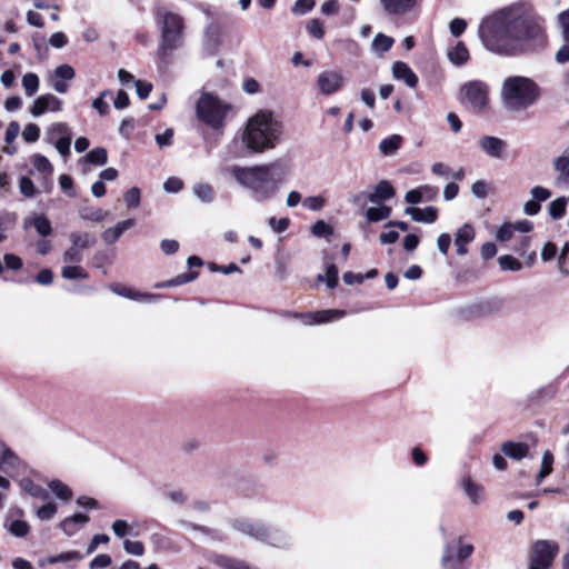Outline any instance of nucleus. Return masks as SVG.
<instances>
[{
	"label": "nucleus",
	"instance_id": "1",
	"mask_svg": "<svg viewBox=\"0 0 569 569\" xmlns=\"http://www.w3.org/2000/svg\"><path fill=\"white\" fill-rule=\"evenodd\" d=\"M485 47L499 54L513 56L530 49L542 37L538 17L526 6H511L485 19L479 27Z\"/></svg>",
	"mask_w": 569,
	"mask_h": 569
},
{
	"label": "nucleus",
	"instance_id": "10",
	"mask_svg": "<svg viewBox=\"0 0 569 569\" xmlns=\"http://www.w3.org/2000/svg\"><path fill=\"white\" fill-rule=\"evenodd\" d=\"M232 527L234 530L253 539L274 545L271 532L261 523L253 522L246 518H238L232 522Z\"/></svg>",
	"mask_w": 569,
	"mask_h": 569
},
{
	"label": "nucleus",
	"instance_id": "38",
	"mask_svg": "<svg viewBox=\"0 0 569 569\" xmlns=\"http://www.w3.org/2000/svg\"><path fill=\"white\" fill-rule=\"evenodd\" d=\"M198 274L199 273L196 272V271L184 272V273L178 274L173 279L168 280V281H166V282H163L161 284H157V288L174 287V286L184 284V283H188L190 281H193L198 277Z\"/></svg>",
	"mask_w": 569,
	"mask_h": 569
},
{
	"label": "nucleus",
	"instance_id": "32",
	"mask_svg": "<svg viewBox=\"0 0 569 569\" xmlns=\"http://www.w3.org/2000/svg\"><path fill=\"white\" fill-rule=\"evenodd\" d=\"M552 463H553V455L546 450L542 455L541 468L536 477L537 485L541 483V481L552 472Z\"/></svg>",
	"mask_w": 569,
	"mask_h": 569
},
{
	"label": "nucleus",
	"instance_id": "55",
	"mask_svg": "<svg viewBox=\"0 0 569 569\" xmlns=\"http://www.w3.org/2000/svg\"><path fill=\"white\" fill-rule=\"evenodd\" d=\"M40 129L34 123H29L22 131V138L26 142H34L39 139Z\"/></svg>",
	"mask_w": 569,
	"mask_h": 569
},
{
	"label": "nucleus",
	"instance_id": "25",
	"mask_svg": "<svg viewBox=\"0 0 569 569\" xmlns=\"http://www.w3.org/2000/svg\"><path fill=\"white\" fill-rule=\"evenodd\" d=\"M462 488L472 503L478 505L483 500V488L473 482L470 478L462 480Z\"/></svg>",
	"mask_w": 569,
	"mask_h": 569
},
{
	"label": "nucleus",
	"instance_id": "6",
	"mask_svg": "<svg viewBox=\"0 0 569 569\" xmlns=\"http://www.w3.org/2000/svg\"><path fill=\"white\" fill-rule=\"evenodd\" d=\"M228 110V104L210 93H203L196 107L198 118L213 129H218L223 124Z\"/></svg>",
	"mask_w": 569,
	"mask_h": 569
},
{
	"label": "nucleus",
	"instance_id": "17",
	"mask_svg": "<svg viewBox=\"0 0 569 569\" xmlns=\"http://www.w3.org/2000/svg\"><path fill=\"white\" fill-rule=\"evenodd\" d=\"M109 289L120 296V297H123V298H127V299H130V300H136V301H153L156 296L152 295V293H141V292H137L136 290L129 288V287H126L123 284H120V283H112L109 286Z\"/></svg>",
	"mask_w": 569,
	"mask_h": 569
},
{
	"label": "nucleus",
	"instance_id": "42",
	"mask_svg": "<svg viewBox=\"0 0 569 569\" xmlns=\"http://www.w3.org/2000/svg\"><path fill=\"white\" fill-rule=\"evenodd\" d=\"M392 44L393 39L383 33H378L372 41V48L377 52H387L388 50H390Z\"/></svg>",
	"mask_w": 569,
	"mask_h": 569
},
{
	"label": "nucleus",
	"instance_id": "2",
	"mask_svg": "<svg viewBox=\"0 0 569 569\" xmlns=\"http://www.w3.org/2000/svg\"><path fill=\"white\" fill-rule=\"evenodd\" d=\"M227 170L259 202L272 199L289 174L288 167L280 160L250 167L233 164Z\"/></svg>",
	"mask_w": 569,
	"mask_h": 569
},
{
	"label": "nucleus",
	"instance_id": "13",
	"mask_svg": "<svg viewBox=\"0 0 569 569\" xmlns=\"http://www.w3.org/2000/svg\"><path fill=\"white\" fill-rule=\"evenodd\" d=\"M19 457L0 441V471L11 475L19 466Z\"/></svg>",
	"mask_w": 569,
	"mask_h": 569
},
{
	"label": "nucleus",
	"instance_id": "28",
	"mask_svg": "<svg viewBox=\"0 0 569 569\" xmlns=\"http://www.w3.org/2000/svg\"><path fill=\"white\" fill-rule=\"evenodd\" d=\"M71 247H77L79 250H84L96 243L94 237L88 232H72L69 236Z\"/></svg>",
	"mask_w": 569,
	"mask_h": 569
},
{
	"label": "nucleus",
	"instance_id": "41",
	"mask_svg": "<svg viewBox=\"0 0 569 569\" xmlns=\"http://www.w3.org/2000/svg\"><path fill=\"white\" fill-rule=\"evenodd\" d=\"M566 198L560 197L549 203V214L552 219H560L566 213Z\"/></svg>",
	"mask_w": 569,
	"mask_h": 569
},
{
	"label": "nucleus",
	"instance_id": "58",
	"mask_svg": "<svg viewBox=\"0 0 569 569\" xmlns=\"http://www.w3.org/2000/svg\"><path fill=\"white\" fill-rule=\"evenodd\" d=\"M107 216H108V212L103 211L101 209H91V210H86V211L81 212L82 219L91 220V221H96V222L102 221L103 219L107 218Z\"/></svg>",
	"mask_w": 569,
	"mask_h": 569
},
{
	"label": "nucleus",
	"instance_id": "39",
	"mask_svg": "<svg viewBox=\"0 0 569 569\" xmlns=\"http://www.w3.org/2000/svg\"><path fill=\"white\" fill-rule=\"evenodd\" d=\"M86 161L96 166H103L108 161V153L104 148H94L86 154Z\"/></svg>",
	"mask_w": 569,
	"mask_h": 569
},
{
	"label": "nucleus",
	"instance_id": "5",
	"mask_svg": "<svg viewBox=\"0 0 569 569\" xmlns=\"http://www.w3.org/2000/svg\"><path fill=\"white\" fill-rule=\"evenodd\" d=\"M158 18L161 21V42L158 48V57L167 62L168 57L176 50L181 41L183 21L177 13L159 10Z\"/></svg>",
	"mask_w": 569,
	"mask_h": 569
},
{
	"label": "nucleus",
	"instance_id": "24",
	"mask_svg": "<svg viewBox=\"0 0 569 569\" xmlns=\"http://www.w3.org/2000/svg\"><path fill=\"white\" fill-rule=\"evenodd\" d=\"M24 226L26 227H29V226L34 227L37 232L42 237H47L52 232L51 223H50L49 219L43 214H34L31 218L26 219Z\"/></svg>",
	"mask_w": 569,
	"mask_h": 569
},
{
	"label": "nucleus",
	"instance_id": "48",
	"mask_svg": "<svg viewBox=\"0 0 569 569\" xmlns=\"http://www.w3.org/2000/svg\"><path fill=\"white\" fill-rule=\"evenodd\" d=\"M315 0H297L291 9L292 13L296 16H303L307 12L311 11L315 7Z\"/></svg>",
	"mask_w": 569,
	"mask_h": 569
},
{
	"label": "nucleus",
	"instance_id": "16",
	"mask_svg": "<svg viewBox=\"0 0 569 569\" xmlns=\"http://www.w3.org/2000/svg\"><path fill=\"white\" fill-rule=\"evenodd\" d=\"M392 76L397 80L403 81L408 87L415 88L418 83V77L412 69L402 61H397L392 66Z\"/></svg>",
	"mask_w": 569,
	"mask_h": 569
},
{
	"label": "nucleus",
	"instance_id": "54",
	"mask_svg": "<svg viewBox=\"0 0 569 569\" xmlns=\"http://www.w3.org/2000/svg\"><path fill=\"white\" fill-rule=\"evenodd\" d=\"M307 31L316 39H322L325 34L322 22L319 19H311L307 23Z\"/></svg>",
	"mask_w": 569,
	"mask_h": 569
},
{
	"label": "nucleus",
	"instance_id": "12",
	"mask_svg": "<svg viewBox=\"0 0 569 569\" xmlns=\"http://www.w3.org/2000/svg\"><path fill=\"white\" fill-rule=\"evenodd\" d=\"M479 146L483 152L495 158H502L507 147L503 140L492 136L480 138Z\"/></svg>",
	"mask_w": 569,
	"mask_h": 569
},
{
	"label": "nucleus",
	"instance_id": "35",
	"mask_svg": "<svg viewBox=\"0 0 569 569\" xmlns=\"http://www.w3.org/2000/svg\"><path fill=\"white\" fill-rule=\"evenodd\" d=\"M134 526H137V523L129 525L126 520L117 519L116 521H113L111 529L118 538H123L128 535L137 536V533L133 532Z\"/></svg>",
	"mask_w": 569,
	"mask_h": 569
},
{
	"label": "nucleus",
	"instance_id": "33",
	"mask_svg": "<svg viewBox=\"0 0 569 569\" xmlns=\"http://www.w3.org/2000/svg\"><path fill=\"white\" fill-rule=\"evenodd\" d=\"M391 208L388 206L371 207L366 211V218L370 222H378L389 218Z\"/></svg>",
	"mask_w": 569,
	"mask_h": 569
},
{
	"label": "nucleus",
	"instance_id": "63",
	"mask_svg": "<svg viewBox=\"0 0 569 569\" xmlns=\"http://www.w3.org/2000/svg\"><path fill=\"white\" fill-rule=\"evenodd\" d=\"M19 187H20L21 193L26 197H32L36 193L34 184H33L32 180L28 177H22L20 179Z\"/></svg>",
	"mask_w": 569,
	"mask_h": 569
},
{
	"label": "nucleus",
	"instance_id": "50",
	"mask_svg": "<svg viewBox=\"0 0 569 569\" xmlns=\"http://www.w3.org/2000/svg\"><path fill=\"white\" fill-rule=\"evenodd\" d=\"M124 201L128 208H137L140 204V189L132 187L124 193Z\"/></svg>",
	"mask_w": 569,
	"mask_h": 569
},
{
	"label": "nucleus",
	"instance_id": "19",
	"mask_svg": "<svg viewBox=\"0 0 569 569\" xmlns=\"http://www.w3.org/2000/svg\"><path fill=\"white\" fill-rule=\"evenodd\" d=\"M88 521L89 517L87 515L76 513L63 519L59 523V527L67 536H72L79 530L81 526L86 525Z\"/></svg>",
	"mask_w": 569,
	"mask_h": 569
},
{
	"label": "nucleus",
	"instance_id": "49",
	"mask_svg": "<svg viewBox=\"0 0 569 569\" xmlns=\"http://www.w3.org/2000/svg\"><path fill=\"white\" fill-rule=\"evenodd\" d=\"M123 549L129 555L137 556V557H141L144 553V546L141 541H132V540L126 539L123 541Z\"/></svg>",
	"mask_w": 569,
	"mask_h": 569
},
{
	"label": "nucleus",
	"instance_id": "51",
	"mask_svg": "<svg viewBox=\"0 0 569 569\" xmlns=\"http://www.w3.org/2000/svg\"><path fill=\"white\" fill-rule=\"evenodd\" d=\"M71 140L72 136H64L60 137L59 139H56L52 143H54L58 152L62 157H67L70 153Z\"/></svg>",
	"mask_w": 569,
	"mask_h": 569
},
{
	"label": "nucleus",
	"instance_id": "23",
	"mask_svg": "<svg viewBox=\"0 0 569 569\" xmlns=\"http://www.w3.org/2000/svg\"><path fill=\"white\" fill-rule=\"evenodd\" d=\"M32 164L37 171L43 174V180L51 177L53 168L50 161L42 154H34L32 157ZM51 184L44 181V191L49 192Z\"/></svg>",
	"mask_w": 569,
	"mask_h": 569
},
{
	"label": "nucleus",
	"instance_id": "44",
	"mask_svg": "<svg viewBox=\"0 0 569 569\" xmlns=\"http://www.w3.org/2000/svg\"><path fill=\"white\" fill-rule=\"evenodd\" d=\"M83 259L82 251L79 250L77 247H70L68 248L62 256V261L66 264H74L80 263Z\"/></svg>",
	"mask_w": 569,
	"mask_h": 569
},
{
	"label": "nucleus",
	"instance_id": "53",
	"mask_svg": "<svg viewBox=\"0 0 569 569\" xmlns=\"http://www.w3.org/2000/svg\"><path fill=\"white\" fill-rule=\"evenodd\" d=\"M52 73L56 74V78H61L67 82L72 80L76 76L74 69L70 64H61L57 67Z\"/></svg>",
	"mask_w": 569,
	"mask_h": 569
},
{
	"label": "nucleus",
	"instance_id": "56",
	"mask_svg": "<svg viewBox=\"0 0 569 569\" xmlns=\"http://www.w3.org/2000/svg\"><path fill=\"white\" fill-rule=\"evenodd\" d=\"M49 86L58 93H66L69 89V84L66 80L61 78H56V74L51 73L48 77Z\"/></svg>",
	"mask_w": 569,
	"mask_h": 569
},
{
	"label": "nucleus",
	"instance_id": "47",
	"mask_svg": "<svg viewBox=\"0 0 569 569\" xmlns=\"http://www.w3.org/2000/svg\"><path fill=\"white\" fill-rule=\"evenodd\" d=\"M326 278L327 286L332 289L338 283V269L335 264L327 266L326 276L319 274L318 280L323 281Z\"/></svg>",
	"mask_w": 569,
	"mask_h": 569
},
{
	"label": "nucleus",
	"instance_id": "60",
	"mask_svg": "<svg viewBox=\"0 0 569 569\" xmlns=\"http://www.w3.org/2000/svg\"><path fill=\"white\" fill-rule=\"evenodd\" d=\"M109 94V91H102L99 97L92 101V108L96 109L100 114L104 116L109 111V106L104 101V97Z\"/></svg>",
	"mask_w": 569,
	"mask_h": 569
},
{
	"label": "nucleus",
	"instance_id": "52",
	"mask_svg": "<svg viewBox=\"0 0 569 569\" xmlns=\"http://www.w3.org/2000/svg\"><path fill=\"white\" fill-rule=\"evenodd\" d=\"M9 531L16 537H24L29 532V525L23 520H13Z\"/></svg>",
	"mask_w": 569,
	"mask_h": 569
},
{
	"label": "nucleus",
	"instance_id": "61",
	"mask_svg": "<svg viewBox=\"0 0 569 569\" xmlns=\"http://www.w3.org/2000/svg\"><path fill=\"white\" fill-rule=\"evenodd\" d=\"M471 192L475 197L479 198V199H483L488 196L489 193V186L487 182L482 181V180H478L476 181L472 187H471Z\"/></svg>",
	"mask_w": 569,
	"mask_h": 569
},
{
	"label": "nucleus",
	"instance_id": "40",
	"mask_svg": "<svg viewBox=\"0 0 569 569\" xmlns=\"http://www.w3.org/2000/svg\"><path fill=\"white\" fill-rule=\"evenodd\" d=\"M423 191H430L432 194H437L438 192L437 188L425 186L419 189L408 191L405 196V200L411 204L419 203L423 198Z\"/></svg>",
	"mask_w": 569,
	"mask_h": 569
},
{
	"label": "nucleus",
	"instance_id": "3",
	"mask_svg": "<svg viewBox=\"0 0 569 569\" xmlns=\"http://www.w3.org/2000/svg\"><path fill=\"white\" fill-rule=\"evenodd\" d=\"M283 134V124L269 110H260L250 117L242 133L243 144L252 152L276 148Z\"/></svg>",
	"mask_w": 569,
	"mask_h": 569
},
{
	"label": "nucleus",
	"instance_id": "45",
	"mask_svg": "<svg viewBox=\"0 0 569 569\" xmlns=\"http://www.w3.org/2000/svg\"><path fill=\"white\" fill-rule=\"evenodd\" d=\"M57 513V505L54 502H47L46 505L36 509V515L40 520H50Z\"/></svg>",
	"mask_w": 569,
	"mask_h": 569
},
{
	"label": "nucleus",
	"instance_id": "62",
	"mask_svg": "<svg viewBox=\"0 0 569 569\" xmlns=\"http://www.w3.org/2000/svg\"><path fill=\"white\" fill-rule=\"evenodd\" d=\"M441 566L446 569H458V563L453 560L452 549L449 545L446 547L445 553L441 558Z\"/></svg>",
	"mask_w": 569,
	"mask_h": 569
},
{
	"label": "nucleus",
	"instance_id": "22",
	"mask_svg": "<svg viewBox=\"0 0 569 569\" xmlns=\"http://www.w3.org/2000/svg\"><path fill=\"white\" fill-rule=\"evenodd\" d=\"M501 451L511 459L520 460L528 456L529 447L522 442L506 441L501 445Z\"/></svg>",
	"mask_w": 569,
	"mask_h": 569
},
{
	"label": "nucleus",
	"instance_id": "43",
	"mask_svg": "<svg viewBox=\"0 0 569 569\" xmlns=\"http://www.w3.org/2000/svg\"><path fill=\"white\" fill-rule=\"evenodd\" d=\"M498 263L505 271H519L522 268L520 261L510 254L499 257Z\"/></svg>",
	"mask_w": 569,
	"mask_h": 569
},
{
	"label": "nucleus",
	"instance_id": "27",
	"mask_svg": "<svg viewBox=\"0 0 569 569\" xmlns=\"http://www.w3.org/2000/svg\"><path fill=\"white\" fill-rule=\"evenodd\" d=\"M448 59L456 66H461L466 63L469 59V51L467 47L462 42H457V44L448 50Z\"/></svg>",
	"mask_w": 569,
	"mask_h": 569
},
{
	"label": "nucleus",
	"instance_id": "9",
	"mask_svg": "<svg viewBox=\"0 0 569 569\" xmlns=\"http://www.w3.org/2000/svg\"><path fill=\"white\" fill-rule=\"evenodd\" d=\"M316 84L321 94L331 96L345 87L343 71L340 69L323 70L318 74Z\"/></svg>",
	"mask_w": 569,
	"mask_h": 569
},
{
	"label": "nucleus",
	"instance_id": "31",
	"mask_svg": "<svg viewBox=\"0 0 569 569\" xmlns=\"http://www.w3.org/2000/svg\"><path fill=\"white\" fill-rule=\"evenodd\" d=\"M61 276L69 280L87 279L89 277L88 272L80 266V263L66 264L62 268Z\"/></svg>",
	"mask_w": 569,
	"mask_h": 569
},
{
	"label": "nucleus",
	"instance_id": "37",
	"mask_svg": "<svg viewBox=\"0 0 569 569\" xmlns=\"http://www.w3.org/2000/svg\"><path fill=\"white\" fill-rule=\"evenodd\" d=\"M22 87L28 97H32L39 89V77L28 72L22 77Z\"/></svg>",
	"mask_w": 569,
	"mask_h": 569
},
{
	"label": "nucleus",
	"instance_id": "14",
	"mask_svg": "<svg viewBox=\"0 0 569 569\" xmlns=\"http://www.w3.org/2000/svg\"><path fill=\"white\" fill-rule=\"evenodd\" d=\"M343 316H345L343 310L330 309V310L318 311L316 313H305V315H301L300 318L306 325H312V323L329 322L333 319H338Z\"/></svg>",
	"mask_w": 569,
	"mask_h": 569
},
{
	"label": "nucleus",
	"instance_id": "15",
	"mask_svg": "<svg viewBox=\"0 0 569 569\" xmlns=\"http://www.w3.org/2000/svg\"><path fill=\"white\" fill-rule=\"evenodd\" d=\"M475 239V229L471 224L466 223L459 228L455 237V246L459 256L467 254V244Z\"/></svg>",
	"mask_w": 569,
	"mask_h": 569
},
{
	"label": "nucleus",
	"instance_id": "8",
	"mask_svg": "<svg viewBox=\"0 0 569 569\" xmlns=\"http://www.w3.org/2000/svg\"><path fill=\"white\" fill-rule=\"evenodd\" d=\"M461 93L470 108L476 112L482 111L489 102V87L480 80H473L463 84Z\"/></svg>",
	"mask_w": 569,
	"mask_h": 569
},
{
	"label": "nucleus",
	"instance_id": "11",
	"mask_svg": "<svg viewBox=\"0 0 569 569\" xmlns=\"http://www.w3.org/2000/svg\"><path fill=\"white\" fill-rule=\"evenodd\" d=\"M61 106H62V102L60 99H58L56 96H53L51 93H46V94L38 97L34 100V102L30 109V113L33 117H39L48 111H52V112L60 111Z\"/></svg>",
	"mask_w": 569,
	"mask_h": 569
},
{
	"label": "nucleus",
	"instance_id": "7",
	"mask_svg": "<svg viewBox=\"0 0 569 569\" xmlns=\"http://www.w3.org/2000/svg\"><path fill=\"white\" fill-rule=\"evenodd\" d=\"M559 552V545L552 540H537L531 547L529 569H549Z\"/></svg>",
	"mask_w": 569,
	"mask_h": 569
},
{
	"label": "nucleus",
	"instance_id": "34",
	"mask_svg": "<svg viewBox=\"0 0 569 569\" xmlns=\"http://www.w3.org/2000/svg\"><path fill=\"white\" fill-rule=\"evenodd\" d=\"M64 136H72V132L67 123L57 122L51 124L47 131V139L49 142H53L56 139Z\"/></svg>",
	"mask_w": 569,
	"mask_h": 569
},
{
	"label": "nucleus",
	"instance_id": "26",
	"mask_svg": "<svg viewBox=\"0 0 569 569\" xmlns=\"http://www.w3.org/2000/svg\"><path fill=\"white\" fill-rule=\"evenodd\" d=\"M553 168L560 173V181H569V148L565 149L562 153L553 160Z\"/></svg>",
	"mask_w": 569,
	"mask_h": 569
},
{
	"label": "nucleus",
	"instance_id": "46",
	"mask_svg": "<svg viewBox=\"0 0 569 569\" xmlns=\"http://www.w3.org/2000/svg\"><path fill=\"white\" fill-rule=\"evenodd\" d=\"M502 308V301L499 299H491L480 305L479 313L481 316H489L500 311Z\"/></svg>",
	"mask_w": 569,
	"mask_h": 569
},
{
	"label": "nucleus",
	"instance_id": "59",
	"mask_svg": "<svg viewBox=\"0 0 569 569\" xmlns=\"http://www.w3.org/2000/svg\"><path fill=\"white\" fill-rule=\"evenodd\" d=\"M332 232V228L323 220H319L312 226V233L316 237L330 236Z\"/></svg>",
	"mask_w": 569,
	"mask_h": 569
},
{
	"label": "nucleus",
	"instance_id": "29",
	"mask_svg": "<svg viewBox=\"0 0 569 569\" xmlns=\"http://www.w3.org/2000/svg\"><path fill=\"white\" fill-rule=\"evenodd\" d=\"M402 138L399 134H392L389 138H386L380 141L379 143V150L385 156H390L395 153L401 146Z\"/></svg>",
	"mask_w": 569,
	"mask_h": 569
},
{
	"label": "nucleus",
	"instance_id": "4",
	"mask_svg": "<svg viewBox=\"0 0 569 569\" xmlns=\"http://www.w3.org/2000/svg\"><path fill=\"white\" fill-rule=\"evenodd\" d=\"M540 96L538 84L530 78L511 76L503 80L500 98L506 110L523 111L533 106Z\"/></svg>",
	"mask_w": 569,
	"mask_h": 569
},
{
	"label": "nucleus",
	"instance_id": "18",
	"mask_svg": "<svg viewBox=\"0 0 569 569\" xmlns=\"http://www.w3.org/2000/svg\"><path fill=\"white\" fill-rule=\"evenodd\" d=\"M405 213L409 214L417 222L426 223L435 222L438 217V210L435 207H426L425 209L408 207Z\"/></svg>",
	"mask_w": 569,
	"mask_h": 569
},
{
	"label": "nucleus",
	"instance_id": "57",
	"mask_svg": "<svg viewBox=\"0 0 569 569\" xmlns=\"http://www.w3.org/2000/svg\"><path fill=\"white\" fill-rule=\"evenodd\" d=\"M81 555L78 551H68L62 552L58 556L50 557L48 559L49 563H57V562H64V561H71V560H80Z\"/></svg>",
	"mask_w": 569,
	"mask_h": 569
},
{
	"label": "nucleus",
	"instance_id": "30",
	"mask_svg": "<svg viewBox=\"0 0 569 569\" xmlns=\"http://www.w3.org/2000/svg\"><path fill=\"white\" fill-rule=\"evenodd\" d=\"M49 488L52 491V493L60 500L68 502L72 498V491L71 489L62 483L60 480H52L49 482Z\"/></svg>",
	"mask_w": 569,
	"mask_h": 569
},
{
	"label": "nucleus",
	"instance_id": "64",
	"mask_svg": "<svg viewBox=\"0 0 569 569\" xmlns=\"http://www.w3.org/2000/svg\"><path fill=\"white\" fill-rule=\"evenodd\" d=\"M530 193L532 196V200H536L539 203L546 201L551 197V192L548 189L540 186L533 187Z\"/></svg>",
	"mask_w": 569,
	"mask_h": 569
},
{
	"label": "nucleus",
	"instance_id": "21",
	"mask_svg": "<svg viewBox=\"0 0 569 569\" xmlns=\"http://www.w3.org/2000/svg\"><path fill=\"white\" fill-rule=\"evenodd\" d=\"M395 197V189L387 180H381L376 187L373 192L368 196L372 203H379L383 200H389Z\"/></svg>",
	"mask_w": 569,
	"mask_h": 569
},
{
	"label": "nucleus",
	"instance_id": "36",
	"mask_svg": "<svg viewBox=\"0 0 569 569\" xmlns=\"http://www.w3.org/2000/svg\"><path fill=\"white\" fill-rule=\"evenodd\" d=\"M193 193L202 202L210 203L214 198V190L209 183H198L193 187Z\"/></svg>",
	"mask_w": 569,
	"mask_h": 569
},
{
	"label": "nucleus",
	"instance_id": "20",
	"mask_svg": "<svg viewBox=\"0 0 569 569\" xmlns=\"http://www.w3.org/2000/svg\"><path fill=\"white\" fill-rule=\"evenodd\" d=\"M380 2L389 14H403L416 4V0H380Z\"/></svg>",
	"mask_w": 569,
	"mask_h": 569
}]
</instances>
